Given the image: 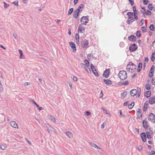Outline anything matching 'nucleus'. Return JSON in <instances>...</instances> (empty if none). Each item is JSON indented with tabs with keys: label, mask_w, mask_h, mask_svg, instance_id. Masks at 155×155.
<instances>
[{
	"label": "nucleus",
	"mask_w": 155,
	"mask_h": 155,
	"mask_svg": "<svg viewBox=\"0 0 155 155\" xmlns=\"http://www.w3.org/2000/svg\"><path fill=\"white\" fill-rule=\"evenodd\" d=\"M136 66L131 62H129L127 66V69L129 72H132L136 70Z\"/></svg>",
	"instance_id": "1"
},
{
	"label": "nucleus",
	"mask_w": 155,
	"mask_h": 155,
	"mask_svg": "<svg viewBox=\"0 0 155 155\" xmlns=\"http://www.w3.org/2000/svg\"><path fill=\"white\" fill-rule=\"evenodd\" d=\"M118 75L120 79L122 80H125L127 77V74L126 72L124 71H120Z\"/></svg>",
	"instance_id": "2"
},
{
	"label": "nucleus",
	"mask_w": 155,
	"mask_h": 155,
	"mask_svg": "<svg viewBox=\"0 0 155 155\" xmlns=\"http://www.w3.org/2000/svg\"><path fill=\"white\" fill-rule=\"evenodd\" d=\"M89 20L88 19V16H83L81 18V23L83 25H86L88 22Z\"/></svg>",
	"instance_id": "3"
},
{
	"label": "nucleus",
	"mask_w": 155,
	"mask_h": 155,
	"mask_svg": "<svg viewBox=\"0 0 155 155\" xmlns=\"http://www.w3.org/2000/svg\"><path fill=\"white\" fill-rule=\"evenodd\" d=\"M148 119L150 121L154 123L155 122V115L153 113H150L148 117Z\"/></svg>",
	"instance_id": "4"
},
{
	"label": "nucleus",
	"mask_w": 155,
	"mask_h": 155,
	"mask_svg": "<svg viewBox=\"0 0 155 155\" xmlns=\"http://www.w3.org/2000/svg\"><path fill=\"white\" fill-rule=\"evenodd\" d=\"M137 48V46L135 44L131 45L129 47L130 51L131 52L135 51Z\"/></svg>",
	"instance_id": "5"
},
{
	"label": "nucleus",
	"mask_w": 155,
	"mask_h": 155,
	"mask_svg": "<svg viewBox=\"0 0 155 155\" xmlns=\"http://www.w3.org/2000/svg\"><path fill=\"white\" fill-rule=\"evenodd\" d=\"M81 45L84 48H86L88 45V42L87 40L84 39L81 42Z\"/></svg>",
	"instance_id": "6"
},
{
	"label": "nucleus",
	"mask_w": 155,
	"mask_h": 155,
	"mask_svg": "<svg viewBox=\"0 0 155 155\" xmlns=\"http://www.w3.org/2000/svg\"><path fill=\"white\" fill-rule=\"evenodd\" d=\"M80 10L79 9H76L74 12L73 17L75 18H78Z\"/></svg>",
	"instance_id": "7"
},
{
	"label": "nucleus",
	"mask_w": 155,
	"mask_h": 155,
	"mask_svg": "<svg viewBox=\"0 0 155 155\" xmlns=\"http://www.w3.org/2000/svg\"><path fill=\"white\" fill-rule=\"evenodd\" d=\"M69 44L70 46L71 47L72 49L73 50V51L74 52H75L76 51V47L74 43L72 42H70L69 43Z\"/></svg>",
	"instance_id": "8"
},
{
	"label": "nucleus",
	"mask_w": 155,
	"mask_h": 155,
	"mask_svg": "<svg viewBox=\"0 0 155 155\" xmlns=\"http://www.w3.org/2000/svg\"><path fill=\"white\" fill-rule=\"evenodd\" d=\"M110 71V69H106L104 71L103 73V76L106 78H107L109 76Z\"/></svg>",
	"instance_id": "9"
},
{
	"label": "nucleus",
	"mask_w": 155,
	"mask_h": 155,
	"mask_svg": "<svg viewBox=\"0 0 155 155\" xmlns=\"http://www.w3.org/2000/svg\"><path fill=\"white\" fill-rule=\"evenodd\" d=\"M146 133L144 132L140 134L142 140L144 142H145L146 141Z\"/></svg>",
	"instance_id": "10"
},
{
	"label": "nucleus",
	"mask_w": 155,
	"mask_h": 155,
	"mask_svg": "<svg viewBox=\"0 0 155 155\" xmlns=\"http://www.w3.org/2000/svg\"><path fill=\"white\" fill-rule=\"evenodd\" d=\"M145 133L147 135V137L149 139H151L153 137V134H152V133L146 131Z\"/></svg>",
	"instance_id": "11"
},
{
	"label": "nucleus",
	"mask_w": 155,
	"mask_h": 155,
	"mask_svg": "<svg viewBox=\"0 0 155 155\" xmlns=\"http://www.w3.org/2000/svg\"><path fill=\"white\" fill-rule=\"evenodd\" d=\"M137 94V89H133L130 91V94L131 96H134Z\"/></svg>",
	"instance_id": "12"
},
{
	"label": "nucleus",
	"mask_w": 155,
	"mask_h": 155,
	"mask_svg": "<svg viewBox=\"0 0 155 155\" xmlns=\"http://www.w3.org/2000/svg\"><path fill=\"white\" fill-rule=\"evenodd\" d=\"M128 39L130 41L134 42L136 40V37L134 35H131L128 37Z\"/></svg>",
	"instance_id": "13"
},
{
	"label": "nucleus",
	"mask_w": 155,
	"mask_h": 155,
	"mask_svg": "<svg viewBox=\"0 0 155 155\" xmlns=\"http://www.w3.org/2000/svg\"><path fill=\"white\" fill-rule=\"evenodd\" d=\"M85 29L81 25H80L78 28V32L83 33Z\"/></svg>",
	"instance_id": "14"
},
{
	"label": "nucleus",
	"mask_w": 155,
	"mask_h": 155,
	"mask_svg": "<svg viewBox=\"0 0 155 155\" xmlns=\"http://www.w3.org/2000/svg\"><path fill=\"white\" fill-rule=\"evenodd\" d=\"M149 103L150 104H153L155 103V97H151L149 99Z\"/></svg>",
	"instance_id": "15"
},
{
	"label": "nucleus",
	"mask_w": 155,
	"mask_h": 155,
	"mask_svg": "<svg viewBox=\"0 0 155 155\" xmlns=\"http://www.w3.org/2000/svg\"><path fill=\"white\" fill-rule=\"evenodd\" d=\"M89 144L92 147L96 148L97 149H100L101 148L98 147L96 144L91 142H89Z\"/></svg>",
	"instance_id": "16"
},
{
	"label": "nucleus",
	"mask_w": 155,
	"mask_h": 155,
	"mask_svg": "<svg viewBox=\"0 0 155 155\" xmlns=\"http://www.w3.org/2000/svg\"><path fill=\"white\" fill-rule=\"evenodd\" d=\"M134 21L135 19L133 17L130 18V19L128 18L127 21V23L128 25H130L131 23Z\"/></svg>",
	"instance_id": "17"
},
{
	"label": "nucleus",
	"mask_w": 155,
	"mask_h": 155,
	"mask_svg": "<svg viewBox=\"0 0 155 155\" xmlns=\"http://www.w3.org/2000/svg\"><path fill=\"white\" fill-rule=\"evenodd\" d=\"M18 52L20 54V56L19 57L20 58L25 59V56L23 54L22 51L21 50L19 49L18 50Z\"/></svg>",
	"instance_id": "18"
},
{
	"label": "nucleus",
	"mask_w": 155,
	"mask_h": 155,
	"mask_svg": "<svg viewBox=\"0 0 155 155\" xmlns=\"http://www.w3.org/2000/svg\"><path fill=\"white\" fill-rule=\"evenodd\" d=\"M10 124L13 127L15 128H18V126L16 123L13 121H12L10 122Z\"/></svg>",
	"instance_id": "19"
},
{
	"label": "nucleus",
	"mask_w": 155,
	"mask_h": 155,
	"mask_svg": "<svg viewBox=\"0 0 155 155\" xmlns=\"http://www.w3.org/2000/svg\"><path fill=\"white\" fill-rule=\"evenodd\" d=\"M103 81L105 84L107 85H110L111 84H112L111 81L108 79H104Z\"/></svg>",
	"instance_id": "20"
},
{
	"label": "nucleus",
	"mask_w": 155,
	"mask_h": 155,
	"mask_svg": "<svg viewBox=\"0 0 155 155\" xmlns=\"http://www.w3.org/2000/svg\"><path fill=\"white\" fill-rule=\"evenodd\" d=\"M143 126V127L145 129L148 128V125L147 122L144 120H143L142 121Z\"/></svg>",
	"instance_id": "21"
},
{
	"label": "nucleus",
	"mask_w": 155,
	"mask_h": 155,
	"mask_svg": "<svg viewBox=\"0 0 155 155\" xmlns=\"http://www.w3.org/2000/svg\"><path fill=\"white\" fill-rule=\"evenodd\" d=\"M66 135L69 138H71L73 137V135L72 134L70 131H68L66 133Z\"/></svg>",
	"instance_id": "22"
},
{
	"label": "nucleus",
	"mask_w": 155,
	"mask_h": 155,
	"mask_svg": "<svg viewBox=\"0 0 155 155\" xmlns=\"http://www.w3.org/2000/svg\"><path fill=\"white\" fill-rule=\"evenodd\" d=\"M48 117L49 119H50L54 123H55L56 122L55 118L51 115H48Z\"/></svg>",
	"instance_id": "23"
},
{
	"label": "nucleus",
	"mask_w": 155,
	"mask_h": 155,
	"mask_svg": "<svg viewBox=\"0 0 155 155\" xmlns=\"http://www.w3.org/2000/svg\"><path fill=\"white\" fill-rule=\"evenodd\" d=\"M151 92L150 91H148L144 93V96L147 98H148L150 96Z\"/></svg>",
	"instance_id": "24"
},
{
	"label": "nucleus",
	"mask_w": 155,
	"mask_h": 155,
	"mask_svg": "<svg viewBox=\"0 0 155 155\" xmlns=\"http://www.w3.org/2000/svg\"><path fill=\"white\" fill-rule=\"evenodd\" d=\"M128 84H129L128 81H125L124 82H121L120 83H119V84L120 85H124V86H126V85H128Z\"/></svg>",
	"instance_id": "25"
},
{
	"label": "nucleus",
	"mask_w": 155,
	"mask_h": 155,
	"mask_svg": "<svg viewBox=\"0 0 155 155\" xmlns=\"http://www.w3.org/2000/svg\"><path fill=\"white\" fill-rule=\"evenodd\" d=\"M127 15L128 16V18L130 19V18L133 17L132 16H133L134 13L133 12H129L127 13Z\"/></svg>",
	"instance_id": "26"
},
{
	"label": "nucleus",
	"mask_w": 155,
	"mask_h": 155,
	"mask_svg": "<svg viewBox=\"0 0 155 155\" xmlns=\"http://www.w3.org/2000/svg\"><path fill=\"white\" fill-rule=\"evenodd\" d=\"M141 29L143 33H145L147 32L146 26H143L141 28Z\"/></svg>",
	"instance_id": "27"
},
{
	"label": "nucleus",
	"mask_w": 155,
	"mask_h": 155,
	"mask_svg": "<svg viewBox=\"0 0 155 155\" xmlns=\"http://www.w3.org/2000/svg\"><path fill=\"white\" fill-rule=\"evenodd\" d=\"M84 68L87 72L89 73H91V71L89 66H87L86 67H84Z\"/></svg>",
	"instance_id": "28"
},
{
	"label": "nucleus",
	"mask_w": 155,
	"mask_h": 155,
	"mask_svg": "<svg viewBox=\"0 0 155 155\" xmlns=\"http://www.w3.org/2000/svg\"><path fill=\"white\" fill-rule=\"evenodd\" d=\"M145 88L147 90H149L151 88V85L149 83H147L145 85Z\"/></svg>",
	"instance_id": "29"
},
{
	"label": "nucleus",
	"mask_w": 155,
	"mask_h": 155,
	"mask_svg": "<svg viewBox=\"0 0 155 155\" xmlns=\"http://www.w3.org/2000/svg\"><path fill=\"white\" fill-rule=\"evenodd\" d=\"M137 94L138 95V97L140 96L141 94V89L140 87H138L137 88Z\"/></svg>",
	"instance_id": "30"
},
{
	"label": "nucleus",
	"mask_w": 155,
	"mask_h": 155,
	"mask_svg": "<svg viewBox=\"0 0 155 155\" xmlns=\"http://www.w3.org/2000/svg\"><path fill=\"white\" fill-rule=\"evenodd\" d=\"M7 148V146L5 144H3L1 146V148L2 150H5Z\"/></svg>",
	"instance_id": "31"
},
{
	"label": "nucleus",
	"mask_w": 155,
	"mask_h": 155,
	"mask_svg": "<svg viewBox=\"0 0 155 155\" xmlns=\"http://www.w3.org/2000/svg\"><path fill=\"white\" fill-rule=\"evenodd\" d=\"M147 104L145 103L144 104L143 107V110L144 111H146L147 110Z\"/></svg>",
	"instance_id": "32"
},
{
	"label": "nucleus",
	"mask_w": 155,
	"mask_h": 155,
	"mask_svg": "<svg viewBox=\"0 0 155 155\" xmlns=\"http://www.w3.org/2000/svg\"><path fill=\"white\" fill-rule=\"evenodd\" d=\"M146 131H148V132H150V133H152V134H153V128H147L146 129Z\"/></svg>",
	"instance_id": "33"
},
{
	"label": "nucleus",
	"mask_w": 155,
	"mask_h": 155,
	"mask_svg": "<svg viewBox=\"0 0 155 155\" xmlns=\"http://www.w3.org/2000/svg\"><path fill=\"white\" fill-rule=\"evenodd\" d=\"M155 58V54L153 53L151 55V60L152 61H154Z\"/></svg>",
	"instance_id": "34"
},
{
	"label": "nucleus",
	"mask_w": 155,
	"mask_h": 155,
	"mask_svg": "<svg viewBox=\"0 0 155 155\" xmlns=\"http://www.w3.org/2000/svg\"><path fill=\"white\" fill-rule=\"evenodd\" d=\"M148 8L150 10H152L153 8V7L152 4H148Z\"/></svg>",
	"instance_id": "35"
},
{
	"label": "nucleus",
	"mask_w": 155,
	"mask_h": 155,
	"mask_svg": "<svg viewBox=\"0 0 155 155\" xmlns=\"http://www.w3.org/2000/svg\"><path fill=\"white\" fill-rule=\"evenodd\" d=\"M134 14L133 15L134 16V19L137 20L138 19V17H137V12H135L134 13H133Z\"/></svg>",
	"instance_id": "36"
},
{
	"label": "nucleus",
	"mask_w": 155,
	"mask_h": 155,
	"mask_svg": "<svg viewBox=\"0 0 155 155\" xmlns=\"http://www.w3.org/2000/svg\"><path fill=\"white\" fill-rule=\"evenodd\" d=\"M54 129L51 127H48V131L49 133H50V131L54 132Z\"/></svg>",
	"instance_id": "37"
},
{
	"label": "nucleus",
	"mask_w": 155,
	"mask_h": 155,
	"mask_svg": "<svg viewBox=\"0 0 155 155\" xmlns=\"http://www.w3.org/2000/svg\"><path fill=\"white\" fill-rule=\"evenodd\" d=\"M134 102H133L131 104H130L128 105V108L130 109H131L134 106Z\"/></svg>",
	"instance_id": "38"
},
{
	"label": "nucleus",
	"mask_w": 155,
	"mask_h": 155,
	"mask_svg": "<svg viewBox=\"0 0 155 155\" xmlns=\"http://www.w3.org/2000/svg\"><path fill=\"white\" fill-rule=\"evenodd\" d=\"M73 11V8H70L68 11V15H71Z\"/></svg>",
	"instance_id": "39"
},
{
	"label": "nucleus",
	"mask_w": 155,
	"mask_h": 155,
	"mask_svg": "<svg viewBox=\"0 0 155 155\" xmlns=\"http://www.w3.org/2000/svg\"><path fill=\"white\" fill-rule=\"evenodd\" d=\"M149 28L151 31H153L154 29L153 25V24L150 25L149 26Z\"/></svg>",
	"instance_id": "40"
},
{
	"label": "nucleus",
	"mask_w": 155,
	"mask_h": 155,
	"mask_svg": "<svg viewBox=\"0 0 155 155\" xmlns=\"http://www.w3.org/2000/svg\"><path fill=\"white\" fill-rule=\"evenodd\" d=\"M127 94V91H125L122 94L121 96L122 97H125Z\"/></svg>",
	"instance_id": "41"
},
{
	"label": "nucleus",
	"mask_w": 155,
	"mask_h": 155,
	"mask_svg": "<svg viewBox=\"0 0 155 155\" xmlns=\"http://www.w3.org/2000/svg\"><path fill=\"white\" fill-rule=\"evenodd\" d=\"M153 71H150L149 74V76L150 78H151L153 75Z\"/></svg>",
	"instance_id": "42"
},
{
	"label": "nucleus",
	"mask_w": 155,
	"mask_h": 155,
	"mask_svg": "<svg viewBox=\"0 0 155 155\" xmlns=\"http://www.w3.org/2000/svg\"><path fill=\"white\" fill-rule=\"evenodd\" d=\"M136 35L137 36H138L139 37H140L141 36V35L140 33V31H137L136 32Z\"/></svg>",
	"instance_id": "43"
},
{
	"label": "nucleus",
	"mask_w": 155,
	"mask_h": 155,
	"mask_svg": "<svg viewBox=\"0 0 155 155\" xmlns=\"http://www.w3.org/2000/svg\"><path fill=\"white\" fill-rule=\"evenodd\" d=\"M90 67L92 71H94V70H95L96 69L94 67V66L93 65V64H91L90 65Z\"/></svg>",
	"instance_id": "44"
},
{
	"label": "nucleus",
	"mask_w": 155,
	"mask_h": 155,
	"mask_svg": "<svg viewBox=\"0 0 155 155\" xmlns=\"http://www.w3.org/2000/svg\"><path fill=\"white\" fill-rule=\"evenodd\" d=\"M151 82L152 84L155 86V77L152 78Z\"/></svg>",
	"instance_id": "45"
},
{
	"label": "nucleus",
	"mask_w": 155,
	"mask_h": 155,
	"mask_svg": "<svg viewBox=\"0 0 155 155\" xmlns=\"http://www.w3.org/2000/svg\"><path fill=\"white\" fill-rule=\"evenodd\" d=\"M151 12L150 11H149L148 10H147V11L146 13V15H151Z\"/></svg>",
	"instance_id": "46"
},
{
	"label": "nucleus",
	"mask_w": 155,
	"mask_h": 155,
	"mask_svg": "<svg viewBox=\"0 0 155 155\" xmlns=\"http://www.w3.org/2000/svg\"><path fill=\"white\" fill-rule=\"evenodd\" d=\"M84 62L86 64H87V66H89L90 65L87 59H85L84 61Z\"/></svg>",
	"instance_id": "47"
},
{
	"label": "nucleus",
	"mask_w": 155,
	"mask_h": 155,
	"mask_svg": "<svg viewBox=\"0 0 155 155\" xmlns=\"http://www.w3.org/2000/svg\"><path fill=\"white\" fill-rule=\"evenodd\" d=\"M4 8H7L9 6V5L6 3L5 2H4Z\"/></svg>",
	"instance_id": "48"
},
{
	"label": "nucleus",
	"mask_w": 155,
	"mask_h": 155,
	"mask_svg": "<svg viewBox=\"0 0 155 155\" xmlns=\"http://www.w3.org/2000/svg\"><path fill=\"white\" fill-rule=\"evenodd\" d=\"M92 72L96 76H98L99 74L97 71H96V70L95 69V70H94V71H92Z\"/></svg>",
	"instance_id": "49"
},
{
	"label": "nucleus",
	"mask_w": 155,
	"mask_h": 155,
	"mask_svg": "<svg viewBox=\"0 0 155 155\" xmlns=\"http://www.w3.org/2000/svg\"><path fill=\"white\" fill-rule=\"evenodd\" d=\"M79 35L77 33L75 35V38L76 39V40H79Z\"/></svg>",
	"instance_id": "50"
},
{
	"label": "nucleus",
	"mask_w": 155,
	"mask_h": 155,
	"mask_svg": "<svg viewBox=\"0 0 155 155\" xmlns=\"http://www.w3.org/2000/svg\"><path fill=\"white\" fill-rule=\"evenodd\" d=\"M18 1H16L12 2V3L14 4L16 6H18Z\"/></svg>",
	"instance_id": "51"
},
{
	"label": "nucleus",
	"mask_w": 155,
	"mask_h": 155,
	"mask_svg": "<svg viewBox=\"0 0 155 155\" xmlns=\"http://www.w3.org/2000/svg\"><path fill=\"white\" fill-rule=\"evenodd\" d=\"M91 114V112L89 111H86L85 112V114L86 116H88Z\"/></svg>",
	"instance_id": "52"
},
{
	"label": "nucleus",
	"mask_w": 155,
	"mask_h": 155,
	"mask_svg": "<svg viewBox=\"0 0 155 155\" xmlns=\"http://www.w3.org/2000/svg\"><path fill=\"white\" fill-rule=\"evenodd\" d=\"M142 64L141 62H140L139 64L138 65V68H142Z\"/></svg>",
	"instance_id": "53"
},
{
	"label": "nucleus",
	"mask_w": 155,
	"mask_h": 155,
	"mask_svg": "<svg viewBox=\"0 0 155 155\" xmlns=\"http://www.w3.org/2000/svg\"><path fill=\"white\" fill-rule=\"evenodd\" d=\"M137 149L139 151H140L142 149V147L141 146H139L137 147Z\"/></svg>",
	"instance_id": "54"
},
{
	"label": "nucleus",
	"mask_w": 155,
	"mask_h": 155,
	"mask_svg": "<svg viewBox=\"0 0 155 155\" xmlns=\"http://www.w3.org/2000/svg\"><path fill=\"white\" fill-rule=\"evenodd\" d=\"M143 2L144 4L147 5L148 3V0H143Z\"/></svg>",
	"instance_id": "55"
},
{
	"label": "nucleus",
	"mask_w": 155,
	"mask_h": 155,
	"mask_svg": "<svg viewBox=\"0 0 155 155\" xmlns=\"http://www.w3.org/2000/svg\"><path fill=\"white\" fill-rule=\"evenodd\" d=\"M148 61V59L146 57L145 58L144 61V63L145 64L146 63H147Z\"/></svg>",
	"instance_id": "56"
},
{
	"label": "nucleus",
	"mask_w": 155,
	"mask_h": 155,
	"mask_svg": "<svg viewBox=\"0 0 155 155\" xmlns=\"http://www.w3.org/2000/svg\"><path fill=\"white\" fill-rule=\"evenodd\" d=\"M131 5H134V2L132 0H128Z\"/></svg>",
	"instance_id": "57"
},
{
	"label": "nucleus",
	"mask_w": 155,
	"mask_h": 155,
	"mask_svg": "<svg viewBox=\"0 0 155 155\" xmlns=\"http://www.w3.org/2000/svg\"><path fill=\"white\" fill-rule=\"evenodd\" d=\"M137 116L139 118H141L142 117V114L141 113H139L137 114Z\"/></svg>",
	"instance_id": "58"
},
{
	"label": "nucleus",
	"mask_w": 155,
	"mask_h": 155,
	"mask_svg": "<svg viewBox=\"0 0 155 155\" xmlns=\"http://www.w3.org/2000/svg\"><path fill=\"white\" fill-rule=\"evenodd\" d=\"M133 12H134V13H134L135 12H137V11H136V7L135 6H133Z\"/></svg>",
	"instance_id": "59"
},
{
	"label": "nucleus",
	"mask_w": 155,
	"mask_h": 155,
	"mask_svg": "<svg viewBox=\"0 0 155 155\" xmlns=\"http://www.w3.org/2000/svg\"><path fill=\"white\" fill-rule=\"evenodd\" d=\"M120 47H122L124 46V44L123 42H120Z\"/></svg>",
	"instance_id": "60"
},
{
	"label": "nucleus",
	"mask_w": 155,
	"mask_h": 155,
	"mask_svg": "<svg viewBox=\"0 0 155 155\" xmlns=\"http://www.w3.org/2000/svg\"><path fill=\"white\" fill-rule=\"evenodd\" d=\"M84 7V5L83 4H81L78 7V8L80 9H81L83 8Z\"/></svg>",
	"instance_id": "61"
},
{
	"label": "nucleus",
	"mask_w": 155,
	"mask_h": 155,
	"mask_svg": "<svg viewBox=\"0 0 155 155\" xmlns=\"http://www.w3.org/2000/svg\"><path fill=\"white\" fill-rule=\"evenodd\" d=\"M73 80L74 81H76L78 80L77 78L76 77L74 76H73Z\"/></svg>",
	"instance_id": "62"
},
{
	"label": "nucleus",
	"mask_w": 155,
	"mask_h": 155,
	"mask_svg": "<svg viewBox=\"0 0 155 155\" xmlns=\"http://www.w3.org/2000/svg\"><path fill=\"white\" fill-rule=\"evenodd\" d=\"M30 101L32 102L33 104H34L36 105L37 104L33 100L31 99L30 100Z\"/></svg>",
	"instance_id": "63"
},
{
	"label": "nucleus",
	"mask_w": 155,
	"mask_h": 155,
	"mask_svg": "<svg viewBox=\"0 0 155 155\" xmlns=\"http://www.w3.org/2000/svg\"><path fill=\"white\" fill-rule=\"evenodd\" d=\"M81 65L82 67L83 66H84V67H86L87 66V64L83 63H81Z\"/></svg>",
	"instance_id": "64"
}]
</instances>
